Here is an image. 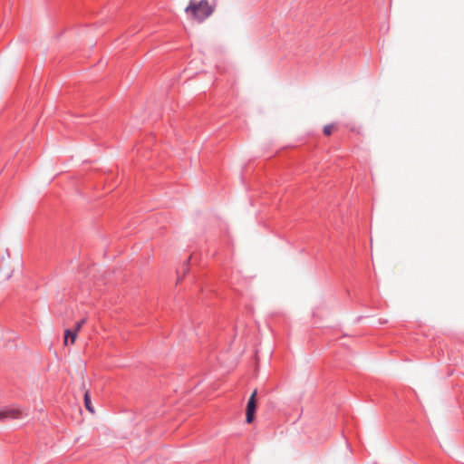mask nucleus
Segmentation results:
<instances>
[{"instance_id": "obj_5", "label": "nucleus", "mask_w": 464, "mask_h": 464, "mask_svg": "<svg viewBox=\"0 0 464 464\" xmlns=\"http://www.w3.org/2000/svg\"><path fill=\"white\" fill-rule=\"evenodd\" d=\"M84 405H85V408L91 413H94V409H93V407L92 405V401H91L89 392H86L85 394H84Z\"/></svg>"}, {"instance_id": "obj_6", "label": "nucleus", "mask_w": 464, "mask_h": 464, "mask_svg": "<svg viewBox=\"0 0 464 464\" xmlns=\"http://www.w3.org/2000/svg\"><path fill=\"white\" fill-rule=\"evenodd\" d=\"M334 124L325 125L324 127V135H327V136L331 135L333 130H334Z\"/></svg>"}, {"instance_id": "obj_1", "label": "nucleus", "mask_w": 464, "mask_h": 464, "mask_svg": "<svg viewBox=\"0 0 464 464\" xmlns=\"http://www.w3.org/2000/svg\"><path fill=\"white\" fill-rule=\"evenodd\" d=\"M215 7L208 0H190L185 8V13L197 23H202L212 15Z\"/></svg>"}, {"instance_id": "obj_2", "label": "nucleus", "mask_w": 464, "mask_h": 464, "mask_svg": "<svg viewBox=\"0 0 464 464\" xmlns=\"http://www.w3.org/2000/svg\"><path fill=\"white\" fill-rule=\"evenodd\" d=\"M24 417L23 411L15 407H5L0 409V421L9 419H20Z\"/></svg>"}, {"instance_id": "obj_7", "label": "nucleus", "mask_w": 464, "mask_h": 464, "mask_svg": "<svg viewBox=\"0 0 464 464\" xmlns=\"http://www.w3.org/2000/svg\"><path fill=\"white\" fill-rule=\"evenodd\" d=\"M85 322H86V320L82 319V320L79 321L78 323H76L74 330L76 332H79L81 330L82 326L85 324Z\"/></svg>"}, {"instance_id": "obj_3", "label": "nucleus", "mask_w": 464, "mask_h": 464, "mask_svg": "<svg viewBox=\"0 0 464 464\" xmlns=\"http://www.w3.org/2000/svg\"><path fill=\"white\" fill-rule=\"evenodd\" d=\"M256 394L257 392L255 390L247 401L246 410V421L247 423H252L255 419V412L256 410Z\"/></svg>"}, {"instance_id": "obj_4", "label": "nucleus", "mask_w": 464, "mask_h": 464, "mask_svg": "<svg viewBox=\"0 0 464 464\" xmlns=\"http://www.w3.org/2000/svg\"><path fill=\"white\" fill-rule=\"evenodd\" d=\"M77 334H78V332H76L75 330L72 331L70 329H66L64 331V340H63L64 345L68 344L69 339L71 341V343H74V342L77 338Z\"/></svg>"}]
</instances>
